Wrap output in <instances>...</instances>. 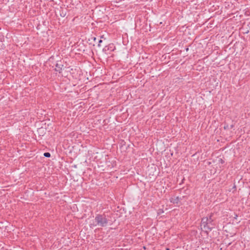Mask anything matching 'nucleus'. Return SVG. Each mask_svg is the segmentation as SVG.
I'll return each mask as SVG.
<instances>
[{
    "label": "nucleus",
    "mask_w": 250,
    "mask_h": 250,
    "mask_svg": "<svg viewBox=\"0 0 250 250\" xmlns=\"http://www.w3.org/2000/svg\"><path fill=\"white\" fill-rule=\"evenodd\" d=\"M213 220H201V226L206 231H211L214 228L215 225L213 223Z\"/></svg>",
    "instance_id": "nucleus-1"
},
{
    "label": "nucleus",
    "mask_w": 250,
    "mask_h": 250,
    "mask_svg": "<svg viewBox=\"0 0 250 250\" xmlns=\"http://www.w3.org/2000/svg\"><path fill=\"white\" fill-rule=\"evenodd\" d=\"M55 66L56 67L55 69V71L58 72L59 73H61L63 67V64H62V61H57L56 63Z\"/></svg>",
    "instance_id": "nucleus-2"
},
{
    "label": "nucleus",
    "mask_w": 250,
    "mask_h": 250,
    "mask_svg": "<svg viewBox=\"0 0 250 250\" xmlns=\"http://www.w3.org/2000/svg\"><path fill=\"white\" fill-rule=\"evenodd\" d=\"M115 49L113 44H109L108 45L105 46L103 49V51L106 52L107 51H113Z\"/></svg>",
    "instance_id": "nucleus-3"
},
{
    "label": "nucleus",
    "mask_w": 250,
    "mask_h": 250,
    "mask_svg": "<svg viewBox=\"0 0 250 250\" xmlns=\"http://www.w3.org/2000/svg\"><path fill=\"white\" fill-rule=\"evenodd\" d=\"M182 199L181 198H179V197H171L169 199V201L170 203L173 204H178Z\"/></svg>",
    "instance_id": "nucleus-4"
},
{
    "label": "nucleus",
    "mask_w": 250,
    "mask_h": 250,
    "mask_svg": "<svg viewBox=\"0 0 250 250\" xmlns=\"http://www.w3.org/2000/svg\"><path fill=\"white\" fill-rule=\"evenodd\" d=\"M108 220H96V225H99L101 227H104L107 224Z\"/></svg>",
    "instance_id": "nucleus-5"
},
{
    "label": "nucleus",
    "mask_w": 250,
    "mask_h": 250,
    "mask_svg": "<svg viewBox=\"0 0 250 250\" xmlns=\"http://www.w3.org/2000/svg\"><path fill=\"white\" fill-rule=\"evenodd\" d=\"M106 216L104 215V216L103 215H98L96 217L95 219H105Z\"/></svg>",
    "instance_id": "nucleus-6"
},
{
    "label": "nucleus",
    "mask_w": 250,
    "mask_h": 250,
    "mask_svg": "<svg viewBox=\"0 0 250 250\" xmlns=\"http://www.w3.org/2000/svg\"><path fill=\"white\" fill-rule=\"evenodd\" d=\"M43 156L45 157L49 158L51 156V154L49 152H45L43 154Z\"/></svg>",
    "instance_id": "nucleus-7"
},
{
    "label": "nucleus",
    "mask_w": 250,
    "mask_h": 250,
    "mask_svg": "<svg viewBox=\"0 0 250 250\" xmlns=\"http://www.w3.org/2000/svg\"><path fill=\"white\" fill-rule=\"evenodd\" d=\"M103 42V41L101 40V39H98V41H97V42H98V46H101V43Z\"/></svg>",
    "instance_id": "nucleus-8"
},
{
    "label": "nucleus",
    "mask_w": 250,
    "mask_h": 250,
    "mask_svg": "<svg viewBox=\"0 0 250 250\" xmlns=\"http://www.w3.org/2000/svg\"><path fill=\"white\" fill-rule=\"evenodd\" d=\"M66 15L65 12H63V11H62L60 13V16L62 17H64Z\"/></svg>",
    "instance_id": "nucleus-9"
},
{
    "label": "nucleus",
    "mask_w": 250,
    "mask_h": 250,
    "mask_svg": "<svg viewBox=\"0 0 250 250\" xmlns=\"http://www.w3.org/2000/svg\"><path fill=\"white\" fill-rule=\"evenodd\" d=\"M219 162L221 164H224L225 162L222 159L220 158L219 159Z\"/></svg>",
    "instance_id": "nucleus-10"
},
{
    "label": "nucleus",
    "mask_w": 250,
    "mask_h": 250,
    "mask_svg": "<svg viewBox=\"0 0 250 250\" xmlns=\"http://www.w3.org/2000/svg\"><path fill=\"white\" fill-rule=\"evenodd\" d=\"M92 39L93 40V41H94L95 42H96V41H97V38H96V37H92Z\"/></svg>",
    "instance_id": "nucleus-11"
},
{
    "label": "nucleus",
    "mask_w": 250,
    "mask_h": 250,
    "mask_svg": "<svg viewBox=\"0 0 250 250\" xmlns=\"http://www.w3.org/2000/svg\"><path fill=\"white\" fill-rule=\"evenodd\" d=\"M7 226L6 225V224H5V225H2L1 226H0V228H6Z\"/></svg>",
    "instance_id": "nucleus-12"
},
{
    "label": "nucleus",
    "mask_w": 250,
    "mask_h": 250,
    "mask_svg": "<svg viewBox=\"0 0 250 250\" xmlns=\"http://www.w3.org/2000/svg\"><path fill=\"white\" fill-rule=\"evenodd\" d=\"M161 212H163V210L160 209V210H159V212H158V213L160 214Z\"/></svg>",
    "instance_id": "nucleus-13"
},
{
    "label": "nucleus",
    "mask_w": 250,
    "mask_h": 250,
    "mask_svg": "<svg viewBox=\"0 0 250 250\" xmlns=\"http://www.w3.org/2000/svg\"><path fill=\"white\" fill-rule=\"evenodd\" d=\"M115 214H113L112 215V216L111 217L113 218L114 219H115V218H117V217H115L114 216Z\"/></svg>",
    "instance_id": "nucleus-14"
},
{
    "label": "nucleus",
    "mask_w": 250,
    "mask_h": 250,
    "mask_svg": "<svg viewBox=\"0 0 250 250\" xmlns=\"http://www.w3.org/2000/svg\"><path fill=\"white\" fill-rule=\"evenodd\" d=\"M228 127V125H227L226 126H224V128L225 129H227Z\"/></svg>",
    "instance_id": "nucleus-15"
},
{
    "label": "nucleus",
    "mask_w": 250,
    "mask_h": 250,
    "mask_svg": "<svg viewBox=\"0 0 250 250\" xmlns=\"http://www.w3.org/2000/svg\"><path fill=\"white\" fill-rule=\"evenodd\" d=\"M202 219H208V217H203Z\"/></svg>",
    "instance_id": "nucleus-16"
},
{
    "label": "nucleus",
    "mask_w": 250,
    "mask_h": 250,
    "mask_svg": "<svg viewBox=\"0 0 250 250\" xmlns=\"http://www.w3.org/2000/svg\"><path fill=\"white\" fill-rule=\"evenodd\" d=\"M166 250H170V249H169V248H167L166 249Z\"/></svg>",
    "instance_id": "nucleus-17"
},
{
    "label": "nucleus",
    "mask_w": 250,
    "mask_h": 250,
    "mask_svg": "<svg viewBox=\"0 0 250 250\" xmlns=\"http://www.w3.org/2000/svg\"><path fill=\"white\" fill-rule=\"evenodd\" d=\"M186 51H188V47L186 48Z\"/></svg>",
    "instance_id": "nucleus-18"
},
{
    "label": "nucleus",
    "mask_w": 250,
    "mask_h": 250,
    "mask_svg": "<svg viewBox=\"0 0 250 250\" xmlns=\"http://www.w3.org/2000/svg\"><path fill=\"white\" fill-rule=\"evenodd\" d=\"M237 217V215H236V216H235V217H234V219H236Z\"/></svg>",
    "instance_id": "nucleus-19"
},
{
    "label": "nucleus",
    "mask_w": 250,
    "mask_h": 250,
    "mask_svg": "<svg viewBox=\"0 0 250 250\" xmlns=\"http://www.w3.org/2000/svg\"><path fill=\"white\" fill-rule=\"evenodd\" d=\"M233 127V125H231V128H232Z\"/></svg>",
    "instance_id": "nucleus-20"
},
{
    "label": "nucleus",
    "mask_w": 250,
    "mask_h": 250,
    "mask_svg": "<svg viewBox=\"0 0 250 250\" xmlns=\"http://www.w3.org/2000/svg\"><path fill=\"white\" fill-rule=\"evenodd\" d=\"M0 223H1V224H2V223H2V222H0Z\"/></svg>",
    "instance_id": "nucleus-21"
},
{
    "label": "nucleus",
    "mask_w": 250,
    "mask_h": 250,
    "mask_svg": "<svg viewBox=\"0 0 250 250\" xmlns=\"http://www.w3.org/2000/svg\"><path fill=\"white\" fill-rule=\"evenodd\" d=\"M172 250H174V249H173Z\"/></svg>",
    "instance_id": "nucleus-22"
}]
</instances>
